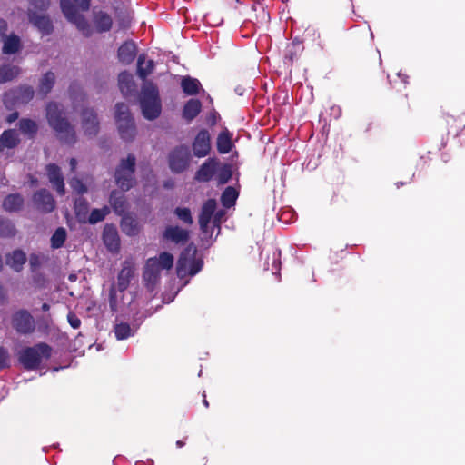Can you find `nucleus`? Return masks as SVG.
Wrapping results in <instances>:
<instances>
[{"mask_svg":"<svg viewBox=\"0 0 465 465\" xmlns=\"http://www.w3.org/2000/svg\"><path fill=\"white\" fill-rule=\"evenodd\" d=\"M173 265V256L167 252H163L158 257L149 258L145 264L143 280L148 285H154L160 279L161 272L170 270Z\"/></svg>","mask_w":465,"mask_h":465,"instance_id":"obj_1","label":"nucleus"},{"mask_svg":"<svg viewBox=\"0 0 465 465\" xmlns=\"http://www.w3.org/2000/svg\"><path fill=\"white\" fill-rule=\"evenodd\" d=\"M62 110L57 104H49L46 108V116L49 124L58 133L60 138L65 143L74 142V132L65 118L62 117Z\"/></svg>","mask_w":465,"mask_h":465,"instance_id":"obj_2","label":"nucleus"},{"mask_svg":"<svg viewBox=\"0 0 465 465\" xmlns=\"http://www.w3.org/2000/svg\"><path fill=\"white\" fill-rule=\"evenodd\" d=\"M141 107L143 116L149 120L155 119L161 113L158 91L151 83H145L143 86Z\"/></svg>","mask_w":465,"mask_h":465,"instance_id":"obj_3","label":"nucleus"},{"mask_svg":"<svg viewBox=\"0 0 465 465\" xmlns=\"http://www.w3.org/2000/svg\"><path fill=\"white\" fill-rule=\"evenodd\" d=\"M50 356L51 347L46 343H38L21 351L19 361L25 369L35 370L39 367L43 360H46Z\"/></svg>","mask_w":465,"mask_h":465,"instance_id":"obj_4","label":"nucleus"},{"mask_svg":"<svg viewBox=\"0 0 465 465\" xmlns=\"http://www.w3.org/2000/svg\"><path fill=\"white\" fill-rule=\"evenodd\" d=\"M76 6L74 5L70 0H61V8L65 17L74 24L81 31L85 33L87 29V22L84 17L80 14L81 12L87 11L90 7V0H74Z\"/></svg>","mask_w":465,"mask_h":465,"instance_id":"obj_5","label":"nucleus"},{"mask_svg":"<svg viewBox=\"0 0 465 465\" xmlns=\"http://www.w3.org/2000/svg\"><path fill=\"white\" fill-rule=\"evenodd\" d=\"M203 267V261L196 256V251L187 249L183 252L177 262V276L181 279L194 276Z\"/></svg>","mask_w":465,"mask_h":465,"instance_id":"obj_6","label":"nucleus"},{"mask_svg":"<svg viewBox=\"0 0 465 465\" xmlns=\"http://www.w3.org/2000/svg\"><path fill=\"white\" fill-rule=\"evenodd\" d=\"M115 118L121 137L126 141L132 140L134 136V125L126 104H116Z\"/></svg>","mask_w":465,"mask_h":465,"instance_id":"obj_7","label":"nucleus"},{"mask_svg":"<svg viewBox=\"0 0 465 465\" xmlns=\"http://www.w3.org/2000/svg\"><path fill=\"white\" fill-rule=\"evenodd\" d=\"M134 156L128 155L125 160L121 162L115 172L116 183L123 191H128L134 184Z\"/></svg>","mask_w":465,"mask_h":465,"instance_id":"obj_8","label":"nucleus"},{"mask_svg":"<svg viewBox=\"0 0 465 465\" xmlns=\"http://www.w3.org/2000/svg\"><path fill=\"white\" fill-rule=\"evenodd\" d=\"M191 160L190 151L186 146L173 149L169 155V166L174 173H182L189 166Z\"/></svg>","mask_w":465,"mask_h":465,"instance_id":"obj_9","label":"nucleus"},{"mask_svg":"<svg viewBox=\"0 0 465 465\" xmlns=\"http://www.w3.org/2000/svg\"><path fill=\"white\" fill-rule=\"evenodd\" d=\"M13 327L21 334H28L35 331V323L33 316L25 310H20L13 315Z\"/></svg>","mask_w":465,"mask_h":465,"instance_id":"obj_10","label":"nucleus"},{"mask_svg":"<svg viewBox=\"0 0 465 465\" xmlns=\"http://www.w3.org/2000/svg\"><path fill=\"white\" fill-rule=\"evenodd\" d=\"M193 153L197 157L206 156L211 150V140L210 134L207 130H201L193 143Z\"/></svg>","mask_w":465,"mask_h":465,"instance_id":"obj_11","label":"nucleus"},{"mask_svg":"<svg viewBox=\"0 0 465 465\" xmlns=\"http://www.w3.org/2000/svg\"><path fill=\"white\" fill-rule=\"evenodd\" d=\"M134 274V263L132 261H124L117 278V288L121 292L127 289Z\"/></svg>","mask_w":465,"mask_h":465,"instance_id":"obj_12","label":"nucleus"},{"mask_svg":"<svg viewBox=\"0 0 465 465\" xmlns=\"http://www.w3.org/2000/svg\"><path fill=\"white\" fill-rule=\"evenodd\" d=\"M216 209V202L215 200H208L202 207V211L199 216V224L201 229L203 232L208 231L209 223L213 216L214 211Z\"/></svg>","mask_w":465,"mask_h":465,"instance_id":"obj_13","label":"nucleus"},{"mask_svg":"<svg viewBox=\"0 0 465 465\" xmlns=\"http://www.w3.org/2000/svg\"><path fill=\"white\" fill-rule=\"evenodd\" d=\"M34 203L37 209L43 212H51L54 209V200L45 190H42L34 195Z\"/></svg>","mask_w":465,"mask_h":465,"instance_id":"obj_14","label":"nucleus"},{"mask_svg":"<svg viewBox=\"0 0 465 465\" xmlns=\"http://www.w3.org/2000/svg\"><path fill=\"white\" fill-rule=\"evenodd\" d=\"M188 237V231L178 226H168L163 232V238L175 243H183Z\"/></svg>","mask_w":465,"mask_h":465,"instance_id":"obj_15","label":"nucleus"},{"mask_svg":"<svg viewBox=\"0 0 465 465\" xmlns=\"http://www.w3.org/2000/svg\"><path fill=\"white\" fill-rule=\"evenodd\" d=\"M47 171V176L54 186V188L56 189L57 193L59 194L64 193V179L61 175L60 169L55 164H49L46 167Z\"/></svg>","mask_w":465,"mask_h":465,"instance_id":"obj_16","label":"nucleus"},{"mask_svg":"<svg viewBox=\"0 0 465 465\" xmlns=\"http://www.w3.org/2000/svg\"><path fill=\"white\" fill-rule=\"evenodd\" d=\"M219 163L215 159H209L196 173L195 178L201 182H208L217 171Z\"/></svg>","mask_w":465,"mask_h":465,"instance_id":"obj_17","label":"nucleus"},{"mask_svg":"<svg viewBox=\"0 0 465 465\" xmlns=\"http://www.w3.org/2000/svg\"><path fill=\"white\" fill-rule=\"evenodd\" d=\"M136 45L134 42L127 41L124 43L118 50V57L124 64H131L136 55Z\"/></svg>","mask_w":465,"mask_h":465,"instance_id":"obj_18","label":"nucleus"},{"mask_svg":"<svg viewBox=\"0 0 465 465\" xmlns=\"http://www.w3.org/2000/svg\"><path fill=\"white\" fill-rule=\"evenodd\" d=\"M103 239L104 244L111 252H116L119 248V237L116 229L113 225H106L104 229Z\"/></svg>","mask_w":465,"mask_h":465,"instance_id":"obj_19","label":"nucleus"},{"mask_svg":"<svg viewBox=\"0 0 465 465\" xmlns=\"http://www.w3.org/2000/svg\"><path fill=\"white\" fill-rule=\"evenodd\" d=\"M18 143L19 138L16 131H5L0 136V152L5 153V151L15 148Z\"/></svg>","mask_w":465,"mask_h":465,"instance_id":"obj_20","label":"nucleus"},{"mask_svg":"<svg viewBox=\"0 0 465 465\" xmlns=\"http://www.w3.org/2000/svg\"><path fill=\"white\" fill-rule=\"evenodd\" d=\"M30 22L37 27V29L44 35H48L53 30L50 19L45 15H35L31 10L29 11Z\"/></svg>","mask_w":465,"mask_h":465,"instance_id":"obj_21","label":"nucleus"},{"mask_svg":"<svg viewBox=\"0 0 465 465\" xmlns=\"http://www.w3.org/2000/svg\"><path fill=\"white\" fill-rule=\"evenodd\" d=\"M83 128L85 134L92 135L95 134L98 131V122L96 115L93 110H85L83 112Z\"/></svg>","mask_w":465,"mask_h":465,"instance_id":"obj_22","label":"nucleus"},{"mask_svg":"<svg viewBox=\"0 0 465 465\" xmlns=\"http://www.w3.org/2000/svg\"><path fill=\"white\" fill-rule=\"evenodd\" d=\"M26 262V256L21 250H15L6 257V264L16 272H20Z\"/></svg>","mask_w":465,"mask_h":465,"instance_id":"obj_23","label":"nucleus"},{"mask_svg":"<svg viewBox=\"0 0 465 465\" xmlns=\"http://www.w3.org/2000/svg\"><path fill=\"white\" fill-rule=\"evenodd\" d=\"M122 230L128 235H136L141 230L139 222L131 215H124L121 223Z\"/></svg>","mask_w":465,"mask_h":465,"instance_id":"obj_24","label":"nucleus"},{"mask_svg":"<svg viewBox=\"0 0 465 465\" xmlns=\"http://www.w3.org/2000/svg\"><path fill=\"white\" fill-rule=\"evenodd\" d=\"M119 87L122 94L124 96H128L134 90V83L133 81V75L127 72H123L118 77Z\"/></svg>","mask_w":465,"mask_h":465,"instance_id":"obj_25","label":"nucleus"},{"mask_svg":"<svg viewBox=\"0 0 465 465\" xmlns=\"http://www.w3.org/2000/svg\"><path fill=\"white\" fill-rule=\"evenodd\" d=\"M232 148V134L227 130L220 133L217 138V150L221 153H228Z\"/></svg>","mask_w":465,"mask_h":465,"instance_id":"obj_26","label":"nucleus"},{"mask_svg":"<svg viewBox=\"0 0 465 465\" xmlns=\"http://www.w3.org/2000/svg\"><path fill=\"white\" fill-rule=\"evenodd\" d=\"M154 64L153 60H147L144 54L138 57L137 74L140 78L145 79L153 70Z\"/></svg>","mask_w":465,"mask_h":465,"instance_id":"obj_27","label":"nucleus"},{"mask_svg":"<svg viewBox=\"0 0 465 465\" xmlns=\"http://www.w3.org/2000/svg\"><path fill=\"white\" fill-rule=\"evenodd\" d=\"M201 109L202 104L199 100L190 99L183 107V115L186 120L191 121L199 114Z\"/></svg>","mask_w":465,"mask_h":465,"instance_id":"obj_28","label":"nucleus"},{"mask_svg":"<svg viewBox=\"0 0 465 465\" xmlns=\"http://www.w3.org/2000/svg\"><path fill=\"white\" fill-rule=\"evenodd\" d=\"M181 85L183 91L188 95H194L198 94L201 89V83L190 76H185L182 79Z\"/></svg>","mask_w":465,"mask_h":465,"instance_id":"obj_29","label":"nucleus"},{"mask_svg":"<svg viewBox=\"0 0 465 465\" xmlns=\"http://www.w3.org/2000/svg\"><path fill=\"white\" fill-rule=\"evenodd\" d=\"M21 47L20 38L15 35H11L5 38L3 52L4 54H15Z\"/></svg>","mask_w":465,"mask_h":465,"instance_id":"obj_30","label":"nucleus"},{"mask_svg":"<svg viewBox=\"0 0 465 465\" xmlns=\"http://www.w3.org/2000/svg\"><path fill=\"white\" fill-rule=\"evenodd\" d=\"M24 200L19 194H10L4 200L3 207L9 212L18 211L23 205Z\"/></svg>","mask_w":465,"mask_h":465,"instance_id":"obj_31","label":"nucleus"},{"mask_svg":"<svg viewBox=\"0 0 465 465\" xmlns=\"http://www.w3.org/2000/svg\"><path fill=\"white\" fill-rule=\"evenodd\" d=\"M239 193L232 186L227 187L222 194L221 201L224 207L230 208L234 205Z\"/></svg>","mask_w":465,"mask_h":465,"instance_id":"obj_32","label":"nucleus"},{"mask_svg":"<svg viewBox=\"0 0 465 465\" xmlns=\"http://www.w3.org/2000/svg\"><path fill=\"white\" fill-rule=\"evenodd\" d=\"M20 74L17 66H0V84L11 81Z\"/></svg>","mask_w":465,"mask_h":465,"instance_id":"obj_33","label":"nucleus"},{"mask_svg":"<svg viewBox=\"0 0 465 465\" xmlns=\"http://www.w3.org/2000/svg\"><path fill=\"white\" fill-rule=\"evenodd\" d=\"M94 23H95L96 28L100 32L108 31L112 26L111 17L103 12H99L95 15Z\"/></svg>","mask_w":465,"mask_h":465,"instance_id":"obj_34","label":"nucleus"},{"mask_svg":"<svg viewBox=\"0 0 465 465\" xmlns=\"http://www.w3.org/2000/svg\"><path fill=\"white\" fill-rule=\"evenodd\" d=\"M110 203L114 210L119 215H123L126 210V203L124 201V195H118V193H114L111 195Z\"/></svg>","mask_w":465,"mask_h":465,"instance_id":"obj_35","label":"nucleus"},{"mask_svg":"<svg viewBox=\"0 0 465 465\" xmlns=\"http://www.w3.org/2000/svg\"><path fill=\"white\" fill-rule=\"evenodd\" d=\"M54 80L55 76L54 73H46L40 80L39 92L43 94L49 93L54 85Z\"/></svg>","mask_w":465,"mask_h":465,"instance_id":"obj_36","label":"nucleus"},{"mask_svg":"<svg viewBox=\"0 0 465 465\" xmlns=\"http://www.w3.org/2000/svg\"><path fill=\"white\" fill-rule=\"evenodd\" d=\"M66 239V232L64 228H58L51 238L52 247L54 249L60 248L63 246L64 241Z\"/></svg>","mask_w":465,"mask_h":465,"instance_id":"obj_37","label":"nucleus"},{"mask_svg":"<svg viewBox=\"0 0 465 465\" xmlns=\"http://www.w3.org/2000/svg\"><path fill=\"white\" fill-rule=\"evenodd\" d=\"M109 212L110 210L106 206L102 209H94L89 216V223L94 224L101 222L109 213Z\"/></svg>","mask_w":465,"mask_h":465,"instance_id":"obj_38","label":"nucleus"},{"mask_svg":"<svg viewBox=\"0 0 465 465\" xmlns=\"http://www.w3.org/2000/svg\"><path fill=\"white\" fill-rule=\"evenodd\" d=\"M217 181L220 184L226 183L232 177V169L229 165L217 168Z\"/></svg>","mask_w":465,"mask_h":465,"instance_id":"obj_39","label":"nucleus"},{"mask_svg":"<svg viewBox=\"0 0 465 465\" xmlns=\"http://www.w3.org/2000/svg\"><path fill=\"white\" fill-rule=\"evenodd\" d=\"M115 336L118 340L126 339L132 335L131 328L126 323H120L115 326L114 329Z\"/></svg>","mask_w":465,"mask_h":465,"instance_id":"obj_40","label":"nucleus"},{"mask_svg":"<svg viewBox=\"0 0 465 465\" xmlns=\"http://www.w3.org/2000/svg\"><path fill=\"white\" fill-rule=\"evenodd\" d=\"M34 91L31 87H23L15 96V103H26L32 99Z\"/></svg>","mask_w":465,"mask_h":465,"instance_id":"obj_41","label":"nucleus"},{"mask_svg":"<svg viewBox=\"0 0 465 465\" xmlns=\"http://www.w3.org/2000/svg\"><path fill=\"white\" fill-rule=\"evenodd\" d=\"M15 232L13 223L9 221H5L0 218V236H12Z\"/></svg>","mask_w":465,"mask_h":465,"instance_id":"obj_42","label":"nucleus"},{"mask_svg":"<svg viewBox=\"0 0 465 465\" xmlns=\"http://www.w3.org/2000/svg\"><path fill=\"white\" fill-rule=\"evenodd\" d=\"M19 125L21 132L24 134H33L36 132V124L32 120H21Z\"/></svg>","mask_w":465,"mask_h":465,"instance_id":"obj_43","label":"nucleus"},{"mask_svg":"<svg viewBox=\"0 0 465 465\" xmlns=\"http://www.w3.org/2000/svg\"><path fill=\"white\" fill-rule=\"evenodd\" d=\"M175 214L184 223L189 224V225L193 223V218L191 215V212L188 208H176Z\"/></svg>","mask_w":465,"mask_h":465,"instance_id":"obj_44","label":"nucleus"},{"mask_svg":"<svg viewBox=\"0 0 465 465\" xmlns=\"http://www.w3.org/2000/svg\"><path fill=\"white\" fill-rule=\"evenodd\" d=\"M70 185L73 188V190L78 193H84L86 191L84 184L79 179H72L70 182Z\"/></svg>","mask_w":465,"mask_h":465,"instance_id":"obj_45","label":"nucleus"},{"mask_svg":"<svg viewBox=\"0 0 465 465\" xmlns=\"http://www.w3.org/2000/svg\"><path fill=\"white\" fill-rule=\"evenodd\" d=\"M9 363V354L7 351L0 347V369L5 368Z\"/></svg>","mask_w":465,"mask_h":465,"instance_id":"obj_46","label":"nucleus"},{"mask_svg":"<svg viewBox=\"0 0 465 465\" xmlns=\"http://www.w3.org/2000/svg\"><path fill=\"white\" fill-rule=\"evenodd\" d=\"M68 322L74 329H78L81 325L80 319L73 312H70L67 316Z\"/></svg>","mask_w":465,"mask_h":465,"instance_id":"obj_47","label":"nucleus"},{"mask_svg":"<svg viewBox=\"0 0 465 465\" xmlns=\"http://www.w3.org/2000/svg\"><path fill=\"white\" fill-rule=\"evenodd\" d=\"M30 3L38 9H45L49 5V0H30Z\"/></svg>","mask_w":465,"mask_h":465,"instance_id":"obj_48","label":"nucleus"},{"mask_svg":"<svg viewBox=\"0 0 465 465\" xmlns=\"http://www.w3.org/2000/svg\"><path fill=\"white\" fill-rule=\"evenodd\" d=\"M30 265L33 267V268H36L40 265V259L37 255H31L30 257Z\"/></svg>","mask_w":465,"mask_h":465,"instance_id":"obj_49","label":"nucleus"},{"mask_svg":"<svg viewBox=\"0 0 465 465\" xmlns=\"http://www.w3.org/2000/svg\"><path fill=\"white\" fill-rule=\"evenodd\" d=\"M7 28V24L4 19L0 18V35H2Z\"/></svg>","mask_w":465,"mask_h":465,"instance_id":"obj_50","label":"nucleus"},{"mask_svg":"<svg viewBox=\"0 0 465 465\" xmlns=\"http://www.w3.org/2000/svg\"><path fill=\"white\" fill-rule=\"evenodd\" d=\"M223 214V212H218L214 215L213 223H214L215 225L219 226V223H221V219H222Z\"/></svg>","mask_w":465,"mask_h":465,"instance_id":"obj_51","label":"nucleus"},{"mask_svg":"<svg viewBox=\"0 0 465 465\" xmlns=\"http://www.w3.org/2000/svg\"><path fill=\"white\" fill-rule=\"evenodd\" d=\"M17 118H18V114H17V113H12V114L8 116L7 121H8L9 123H13V122H15Z\"/></svg>","mask_w":465,"mask_h":465,"instance_id":"obj_52","label":"nucleus"},{"mask_svg":"<svg viewBox=\"0 0 465 465\" xmlns=\"http://www.w3.org/2000/svg\"><path fill=\"white\" fill-rule=\"evenodd\" d=\"M5 297V292L3 286L0 284V301H3Z\"/></svg>","mask_w":465,"mask_h":465,"instance_id":"obj_53","label":"nucleus"},{"mask_svg":"<svg viewBox=\"0 0 465 465\" xmlns=\"http://www.w3.org/2000/svg\"><path fill=\"white\" fill-rule=\"evenodd\" d=\"M70 165H71L72 171H74L75 169V167H76V160L75 159H71Z\"/></svg>","mask_w":465,"mask_h":465,"instance_id":"obj_54","label":"nucleus"},{"mask_svg":"<svg viewBox=\"0 0 465 465\" xmlns=\"http://www.w3.org/2000/svg\"><path fill=\"white\" fill-rule=\"evenodd\" d=\"M11 94H6L5 95V103H8L9 102V97H10Z\"/></svg>","mask_w":465,"mask_h":465,"instance_id":"obj_55","label":"nucleus"},{"mask_svg":"<svg viewBox=\"0 0 465 465\" xmlns=\"http://www.w3.org/2000/svg\"><path fill=\"white\" fill-rule=\"evenodd\" d=\"M42 308H43V311H48L49 305L47 303H44Z\"/></svg>","mask_w":465,"mask_h":465,"instance_id":"obj_56","label":"nucleus"},{"mask_svg":"<svg viewBox=\"0 0 465 465\" xmlns=\"http://www.w3.org/2000/svg\"><path fill=\"white\" fill-rule=\"evenodd\" d=\"M176 445H177L179 448H181V447H183V446L184 445V443H183L182 440H178V441L176 442Z\"/></svg>","mask_w":465,"mask_h":465,"instance_id":"obj_57","label":"nucleus"},{"mask_svg":"<svg viewBox=\"0 0 465 465\" xmlns=\"http://www.w3.org/2000/svg\"><path fill=\"white\" fill-rule=\"evenodd\" d=\"M203 404L205 405V407H208L209 406V403L208 401H206V399L203 400Z\"/></svg>","mask_w":465,"mask_h":465,"instance_id":"obj_58","label":"nucleus"},{"mask_svg":"<svg viewBox=\"0 0 465 465\" xmlns=\"http://www.w3.org/2000/svg\"><path fill=\"white\" fill-rule=\"evenodd\" d=\"M288 213H282V215H281V219H282V217L284 216V214H288Z\"/></svg>","mask_w":465,"mask_h":465,"instance_id":"obj_59","label":"nucleus"}]
</instances>
